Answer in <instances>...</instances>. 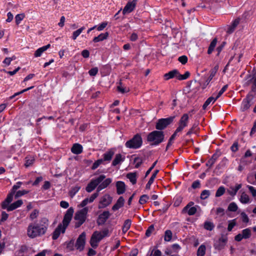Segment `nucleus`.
<instances>
[{
	"mask_svg": "<svg viewBox=\"0 0 256 256\" xmlns=\"http://www.w3.org/2000/svg\"><path fill=\"white\" fill-rule=\"evenodd\" d=\"M48 225V218L46 217L42 218L38 222L36 221L28 224L27 235L31 238L42 236L46 233Z\"/></svg>",
	"mask_w": 256,
	"mask_h": 256,
	"instance_id": "nucleus-1",
	"label": "nucleus"
},
{
	"mask_svg": "<svg viewBox=\"0 0 256 256\" xmlns=\"http://www.w3.org/2000/svg\"><path fill=\"white\" fill-rule=\"evenodd\" d=\"M106 176L104 174H101L99 176L92 179L88 183L86 188V190L88 192H90L94 190L98 186L96 192H98L106 188L112 182V179L108 178L105 179Z\"/></svg>",
	"mask_w": 256,
	"mask_h": 256,
	"instance_id": "nucleus-2",
	"label": "nucleus"
},
{
	"mask_svg": "<svg viewBox=\"0 0 256 256\" xmlns=\"http://www.w3.org/2000/svg\"><path fill=\"white\" fill-rule=\"evenodd\" d=\"M74 210L73 208H69L65 214L62 223L60 224L55 229L52 234V238L54 240H57L61 233L65 232L70 222Z\"/></svg>",
	"mask_w": 256,
	"mask_h": 256,
	"instance_id": "nucleus-3",
	"label": "nucleus"
},
{
	"mask_svg": "<svg viewBox=\"0 0 256 256\" xmlns=\"http://www.w3.org/2000/svg\"><path fill=\"white\" fill-rule=\"evenodd\" d=\"M164 140V134L162 131L154 130L147 136L148 142H151L153 146H157L162 142Z\"/></svg>",
	"mask_w": 256,
	"mask_h": 256,
	"instance_id": "nucleus-4",
	"label": "nucleus"
},
{
	"mask_svg": "<svg viewBox=\"0 0 256 256\" xmlns=\"http://www.w3.org/2000/svg\"><path fill=\"white\" fill-rule=\"evenodd\" d=\"M142 144V136L139 134H136L130 140L127 141L125 144L126 148L132 149H137L140 148Z\"/></svg>",
	"mask_w": 256,
	"mask_h": 256,
	"instance_id": "nucleus-5",
	"label": "nucleus"
},
{
	"mask_svg": "<svg viewBox=\"0 0 256 256\" xmlns=\"http://www.w3.org/2000/svg\"><path fill=\"white\" fill-rule=\"evenodd\" d=\"M88 211V207H85L78 210L75 214L74 219L78 222L76 223V227L78 228L82 225L86 220Z\"/></svg>",
	"mask_w": 256,
	"mask_h": 256,
	"instance_id": "nucleus-6",
	"label": "nucleus"
},
{
	"mask_svg": "<svg viewBox=\"0 0 256 256\" xmlns=\"http://www.w3.org/2000/svg\"><path fill=\"white\" fill-rule=\"evenodd\" d=\"M12 199L13 198L10 200V201H8L6 198L2 204V208L3 209H6L8 212H10L20 207L23 204L22 200H20L10 204L12 202Z\"/></svg>",
	"mask_w": 256,
	"mask_h": 256,
	"instance_id": "nucleus-7",
	"label": "nucleus"
},
{
	"mask_svg": "<svg viewBox=\"0 0 256 256\" xmlns=\"http://www.w3.org/2000/svg\"><path fill=\"white\" fill-rule=\"evenodd\" d=\"M175 118V116H170L168 118H160L158 120L156 125V128L160 131L164 130L168 125L170 124Z\"/></svg>",
	"mask_w": 256,
	"mask_h": 256,
	"instance_id": "nucleus-8",
	"label": "nucleus"
},
{
	"mask_svg": "<svg viewBox=\"0 0 256 256\" xmlns=\"http://www.w3.org/2000/svg\"><path fill=\"white\" fill-rule=\"evenodd\" d=\"M227 242L228 238L226 236L222 235L220 238L214 241V247L215 249L220 250L224 248Z\"/></svg>",
	"mask_w": 256,
	"mask_h": 256,
	"instance_id": "nucleus-9",
	"label": "nucleus"
},
{
	"mask_svg": "<svg viewBox=\"0 0 256 256\" xmlns=\"http://www.w3.org/2000/svg\"><path fill=\"white\" fill-rule=\"evenodd\" d=\"M102 239V236H101V232L98 231H95L92 234L90 244L91 246L96 248L98 246V243Z\"/></svg>",
	"mask_w": 256,
	"mask_h": 256,
	"instance_id": "nucleus-10",
	"label": "nucleus"
},
{
	"mask_svg": "<svg viewBox=\"0 0 256 256\" xmlns=\"http://www.w3.org/2000/svg\"><path fill=\"white\" fill-rule=\"evenodd\" d=\"M188 120L189 117L188 114H184L178 122V126L176 129V132H182L184 128L187 126L188 122Z\"/></svg>",
	"mask_w": 256,
	"mask_h": 256,
	"instance_id": "nucleus-11",
	"label": "nucleus"
},
{
	"mask_svg": "<svg viewBox=\"0 0 256 256\" xmlns=\"http://www.w3.org/2000/svg\"><path fill=\"white\" fill-rule=\"evenodd\" d=\"M85 240H86V234L85 232H82L77 239L76 247V248L80 250H82L85 244Z\"/></svg>",
	"mask_w": 256,
	"mask_h": 256,
	"instance_id": "nucleus-12",
	"label": "nucleus"
},
{
	"mask_svg": "<svg viewBox=\"0 0 256 256\" xmlns=\"http://www.w3.org/2000/svg\"><path fill=\"white\" fill-rule=\"evenodd\" d=\"M112 201V197H110L108 194H105L102 198L100 202L98 208H104L108 206L111 203Z\"/></svg>",
	"mask_w": 256,
	"mask_h": 256,
	"instance_id": "nucleus-13",
	"label": "nucleus"
},
{
	"mask_svg": "<svg viewBox=\"0 0 256 256\" xmlns=\"http://www.w3.org/2000/svg\"><path fill=\"white\" fill-rule=\"evenodd\" d=\"M98 192L93 194L90 198H86L78 206L80 208H85L86 206L88 204L92 202L98 196Z\"/></svg>",
	"mask_w": 256,
	"mask_h": 256,
	"instance_id": "nucleus-14",
	"label": "nucleus"
},
{
	"mask_svg": "<svg viewBox=\"0 0 256 256\" xmlns=\"http://www.w3.org/2000/svg\"><path fill=\"white\" fill-rule=\"evenodd\" d=\"M110 216V214L108 211H104L102 214L99 215L98 220L97 224L98 225L104 224L106 220Z\"/></svg>",
	"mask_w": 256,
	"mask_h": 256,
	"instance_id": "nucleus-15",
	"label": "nucleus"
},
{
	"mask_svg": "<svg viewBox=\"0 0 256 256\" xmlns=\"http://www.w3.org/2000/svg\"><path fill=\"white\" fill-rule=\"evenodd\" d=\"M218 66H216L214 68L212 69L210 71V75L209 77L206 80V81L202 84L203 88H205L206 86L209 84L211 80L216 75V74L218 70Z\"/></svg>",
	"mask_w": 256,
	"mask_h": 256,
	"instance_id": "nucleus-16",
	"label": "nucleus"
},
{
	"mask_svg": "<svg viewBox=\"0 0 256 256\" xmlns=\"http://www.w3.org/2000/svg\"><path fill=\"white\" fill-rule=\"evenodd\" d=\"M136 4V0H134L132 2H128L126 6H124L122 14L124 15L128 13H130L132 12Z\"/></svg>",
	"mask_w": 256,
	"mask_h": 256,
	"instance_id": "nucleus-17",
	"label": "nucleus"
},
{
	"mask_svg": "<svg viewBox=\"0 0 256 256\" xmlns=\"http://www.w3.org/2000/svg\"><path fill=\"white\" fill-rule=\"evenodd\" d=\"M22 184V182H16V184L12 186V188L11 190L10 193L7 196L8 201H10V200H12V199L13 198L14 194L16 193V190L20 187Z\"/></svg>",
	"mask_w": 256,
	"mask_h": 256,
	"instance_id": "nucleus-18",
	"label": "nucleus"
},
{
	"mask_svg": "<svg viewBox=\"0 0 256 256\" xmlns=\"http://www.w3.org/2000/svg\"><path fill=\"white\" fill-rule=\"evenodd\" d=\"M116 192L118 194H121L124 192L126 190V186L124 183L122 181H118L116 184Z\"/></svg>",
	"mask_w": 256,
	"mask_h": 256,
	"instance_id": "nucleus-19",
	"label": "nucleus"
},
{
	"mask_svg": "<svg viewBox=\"0 0 256 256\" xmlns=\"http://www.w3.org/2000/svg\"><path fill=\"white\" fill-rule=\"evenodd\" d=\"M82 146L81 144L76 143L73 144L71 148L72 152L76 154H78L82 152Z\"/></svg>",
	"mask_w": 256,
	"mask_h": 256,
	"instance_id": "nucleus-20",
	"label": "nucleus"
},
{
	"mask_svg": "<svg viewBox=\"0 0 256 256\" xmlns=\"http://www.w3.org/2000/svg\"><path fill=\"white\" fill-rule=\"evenodd\" d=\"M242 184H236L234 187H230L227 192L230 196H234L236 195L238 191L242 188Z\"/></svg>",
	"mask_w": 256,
	"mask_h": 256,
	"instance_id": "nucleus-21",
	"label": "nucleus"
},
{
	"mask_svg": "<svg viewBox=\"0 0 256 256\" xmlns=\"http://www.w3.org/2000/svg\"><path fill=\"white\" fill-rule=\"evenodd\" d=\"M124 198H123L122 196H120L118 198V200L116 201V204H114L112 208V210L114 211L118 210L119 208H120L123 206L124 204Z\"/></svg>",
	"mask_w": 256,
	"mask_h": 256,
	"instance_id": "nucleus-22",
	"label": "nucleus"
},
{
	"mask_svg": "<svg viewBox=\"0 0 256 256\" xmlns=\"http://www.w3.org/2000/svg\"><path fill=\"white\" fill-rule=\"evenodd\" d=\"M178 71L176 70H172L164 74V78L166 80H168L170 78L177 77Z\"/></svg>",
	"mask_w": 256,
	"mask_h": 256,
	"instance_id": "nucleus-23",
	"label": "nucleus"
},
{
	"mask_svg": "<svg viewBox=\"0 0 256 256\" xmlns=\"http://www.w3.org/2000/svg\"><path fill=\"white\" fill-rule=\"evenodd\" d=\"M50 44H48L46 46H43L41 48H38L34 52V56L36 57H39L42 54L45 52L46 50H47L48 48H50Z\"/></svg>",
	"mask_w": 256,
	"mask_h": 256,
	"instance_id": "nucleus-24",
	"label": "nucleus"
},
{
	"mask_svg": "<svg viewBox=\"0 0 256 256\" xmlns=\"http://www.w3.org/2000/svg\"><path fill=\"white\" fill-rule=\"evenodd\" d=\"M124 156H122L121 154H116L115 156V158L112 162V165L114 166H116L120 162L124 161Z\"/></svg>",
	"mask_w": 256,
	"mask_h": 256,
	"instance_id": "nucleus-25",
	"label": "nucleus"
},
{
	"mask_svg": "<svg viewBox=\"0 0 256 256\" xmlns=\"http://www.w3.org/2000/svg\"><path fill=\"white\" fill-rule=\"evenodd\" d=\"M108 33L106 32L105 33H102L99 34L98 36H96L93 39L94 42H99L102 41L108 38Z\"/></svg>",
	"mask_w": 256,
	"mask_h": 256,
	"instance_id": "nucleus-26",
	"label": "nucleus"
},
{
	"mask_svg": "<svg viewBox=\"0 0 256 256\" xmlns=\"http://www.w3.org/2000/svg\"><path fill=\"white\" fill-rule=\"evenodd\" d=\"M239 200L242 204H246L250 202V196L245 192L242 193Z\"/></svg>",
	"mask_w": 256,
	"mask_h": 256,
	"instance_id": "nucleus-27",
	"label": "nucleus"
},
{
	"mask_svg": "<svg viewBox=\"0 0 256 256\" xmlns=\"http://www.w3.org/2000/svg\"><path fill=\"white\" fill-rule=\"evenodd\" d=\"M114 155V152L112 150H110L103 154L104 161H110L113 156Z\"/></svg>",
	"mask_w": 256,
	"mask_h": 256,
	"instance_id": "nucleus-28",
	"label": "nucleus"
},
{
	"mask_svg": "<svg viewBox=\"0 0 256 256\" xmlns=\"http://www.w3.org/2000/svg\"><path fill=\"white\" fill-rule=\"evenodd\" d=\"M158 172V170H156L154 172L150 178L148 182L146 184V188L147 190H150V188L151 184L153 183L154 178L156 177V174Z\"/></svg>",
	"mask_w": 256,
	"mask_h": 256,
	"instance_id": "nucleus-29",
	"label": "nucleus"
},
{
	"mask_svg": "<svg viewBox=\"0 0 256 256\" xmlns=\"http://www.w3.org/2000/svg\"><path fill=\"white\" fill-rule=\"evenodd\" d=\"M218 158V156L216 154H214L212 158L207 162L206 166L209 168H211L214 164L216 162V160Z\"/></svg>",
	"mask_w": 256,
	"mask_h": 256,
	"instance_id": "nucleus-30",
	"label": "nucleus"
},
{
	"mask_svg": "<svg viewBox=\"0 0 256 256\" xmlns=\"http://www.w3.org/2000/svg\"><path fill=\"white\" fill-rule=\"evenodd\" d=\"M126 178L130 180L132 184L136 182V175L135 172H130L127 174Z\"/></svg>",
	"mask_w": 256,
	"mask_h": 256,
	"instance_id": "nucleus-31",
	"label": "nucleus"
},
{
	"mask_svg": "<svg viewBox=\"0 0 256 256\" xmlns=\"http://www.w3.org/2000/svg\"><path fill=\"white\" fill-rule=\"evenodd\" d=\"M132 224V220L130 219L126 220L122 226V232L125 234L130 229Z\"/></svg>",
	"mask_w": 256,
	"mask_h": 256,
	"instance_id": "nucleus-32",
	"label": "nucleus"
},
{
	"mask_svg": "<svg viewBox=\"0 0 256 256\" xmlns=\"http://www.w3.org/2000/svg\"><path fill=\"white\" fill-rule=\"evenodd\" d=\"M242 234L244 239L249 238L252 235L251 230L250 228H246L242 231Z\"/></svg>",
	"mask_w": 256,
	"mask_h": 256,
	"instance_id": "nucleus-33",
	"label": "nucleus"
},
{
	"mask_svg": "<svg viewBox=\"0 0 256 256\" xmlns=\"http://www.w3.org/2000/svg\"><path fill=\"white\" fill-rule=\"evenodd\" d=\"M218 40L216 38H214L210 42V45L208 47V54H210L214 50V48L216 47V44Z\"/></svg>",
	"mask_w": 256,
	"mask_h": 256,
	"instance_id": "nucleus-34",
	"label": "nucleus"
},
{
	"mask_svg": "<svg viewBox=\"0 0 256 256\" xmlns=\"http://www.w3.org/2000/svg\"><path fill=\"white\" fill-rule=\"evenodd\" d=\"M199 206H195L192 207H190V208L186 209L184 212H187L189 216L194 215L197 212L198 208H199Z\"/></svg>",
	"mask_w": 256,
	"mask_h": 256,
	"instance_id": "nucleus-35",
	"label": "nucleus"
},
{
	"mask_svg": "<svg viewBox=\"0 0 256 256\" xmlns=\"http://www.w3.org/2000/svg\"><path fill=\"white\" fill-rule=\"evenodd\" d=\"M216 100L217 99L216 98L215 96L214 97V96H210L209 98H208L203 104V109L205 110L211 102L214 103Z\"/></svg>",
	"mask_w": 256,
	"mask_h": 256,
	"instance_id": "nucleus-36",
	"label": "nucleus"
},
{
	"mask_svg": "<svg viewBox=\"0 0 256 256\" xmlns=\"http://www.w3.org/2000/svg\"><path fill=\"white\" fill-rule=\"evenodd\" d=\"M190 76V72L188 71L186 72L184 74H181L178 72L176 78L178 80H184L187 79Z\"/></svg>",
	"mask_w": 256,
	"mask_h": 256,
	"instance_id": "nucleus-37",
	"label": "nucleus"
},
{
	"mask_svg": "<svg viewBox=\"0 0 256 256\" xmlns=\"http://www.w3.org/2000/svg\"><path fill=\"white\" fill-rule=\"evenodd\" d=\"M238 210V206L234 202L230 203L228 207V210L232 212H236Z\"/></svg>",
	"mask_w": 256,
	"mask_h": 256,
	"instance_id": "nucleus-38",
	"label": "nucleus"
},
{
	"mask_svg": "<svg viewBox=\"0 0 256 256\" xmlns=\"http://www.w3.org/2000/svg\"><path fill=\"white\" fill-rule=\"evenodd\" d=\"M117 90L122 94H124L129 91L128 88H127L122 86L121 82H120L118 86H117Z\"/></svg>",
	"mask_w": 256,
	"mask_h": 256,
	"instance_id": "nucleus-39",
	"label": "nucleus"
},
{
	"mask_svg": "<svg viewBox=\"0 0 256 256\" xmlns=\"http://www.w3.org/2000/svg\"><path fill=\"white\" fill-rule=\"evenodd\" d=\"M206 246L202 244L201 245L198 250L197 256H204L206 253Z\"/></svg>",
	"mask_w": 256,
	"mask_h": 256,
	"instance_id": "nucleus-40",
	"label": "nucleus"
},
{
	"mask_svg": "<svg viewBox=\"0 0 256 256\" xmlns=\"http://www.w3.org/2000/svg\"><path fill=\"white\" fill-rule=\"evenodd\" d=\"M85 29L84 26H82L80 28L77 30H76L73 32L72 36V38L74 40H76L77 37L79 36V35L82 33V32Z\"/></svg>",
	"mask_w": 256,
	"mask_h": 256,
	"instance_id": "nucleus-41",
	"label": "nucleus"
},
{
	"mask_svg": "<svg viewBox=\"0 0 256 256\" xmlns=\"http://www.w3.org/2000/svg\"><path fill=\"white\" fill-rule=\"evenodd\" d=\"M250 106V101L247 98L244 100L242 104V108L243 110H248Z\"/></svg>",
	"mask_w": 256,
	"mask_h": 256,
	"instance_id": "nucleus-42",
	"label": "nucleus"
},
{
	"mask_svg": "<svg viewBox=\"0 0 256 256\" xmlns=\"http://www.w3.org/2000/svg\"><path fill=\"white\" fill-rule=\"evenodd\" d=\"M242 56V54H235L233 57L231 58L228 64L231 62L235 63L240 62V58Z\"/></svg>",
	"mask_w": 256,
	"mask_h": 256,
	"instance_id": "nucleus-43",
	"label": "nucleus"
},
{
	"mask_svg": "<svg viewBox=\"0 0 256 256\" xmlns=\"http://www.w3.org/2000/svg\"><path fill=\"white\" fill-rule=\"evenodd\" d=\"M172 232L170 230H166L164 232V240L166 242H170L172 238Z\"/></svg>",
	"mask_w": 256,
	"mask_h": 256,
	"instance_id": "nucleus-44",
	"label": "nucleus"
},
{
	"mask_svg": "<svg viewBox=\"0 0 256 256\" xmlns=\"http://www.w3.org/2000/svg\"><path fill=\"white\" fill-rule=\"evenodd\" d=\"M225 191H226V189L224 186H220L216 192V197L221 196L224 194Z\"/></svg>",
	"mask_w": 256,
	"mask_h": 256,
	"instance_id": "nucleus-45",
	"label": "nucleus"
},
{
	"mask_svg": "<svg viewBox=\"0 0 256 256\" xmlns=\"http://www.w3.org/2000/svg\"><path fill=\"white\" fill-rule=\"evenodd\" d=\"M204 228L208 230L211 231L214 228V224L210 222H206L204 224Z\"/></svg>",
	"mask_w": 256,
	"mask_h": 256,
	"instance_id": "nucleus-46",
	"label": "nucleus"
},
{
	"mask_svg": "<svg viewBox=\"0 0 256 256\" xmlns=\"http://www.w3.org/2000/svg\"><path fill=\"white\" fill-rule=\"evenodd\" d=\"M228 232L232 231L234 227L236 225V219L228 220Z\"/></svg>",
	"mask_w": 256,
	"mask_h": 256,
	"instance_id": "nucleus-47",
	"label": "nucleus"
},
{
	"mask_svg": "<svg viewBox=\"0 0 256 256\" xmlns=\"http://www.w3.org/2000/svg\"><path fill=\"white\" fill-rule=\"evenodd\" d=\"M210 195V191L209 190H204L200 194V198L202 200L206 199Z\"/></svg>",
	"mask_w": 256,
	"mask_h": 256,
	"instance_id": "nucleus-48",
	"label": "nucleus"
},
{
	"mask_svg": "<svg viewBox=\"0 0 256 256\" xmlns=\"http://www.w3.org/2000/svg\"><path fill=\"white\" fill-rule=\"evenodd\" d=\"M39 214V210L35 209L34 210L30 216V220H33L38 218Z\"/></svg>",
	"mask_w": 256,
	"mask_h": 256,
	"instance_id": "nucleus-49",
	"label": "nucleus"
},
{
	"mask_svg": "<svg viewBox=\"0 0 256 256\" xmlns=\"http://www.w3.org/2000/svg\"><path fill=\"white\" fill-rule=\"evenodd\" d=\"M24 14H18L15 16L16 23L17 25H18L20 22L24 18Z\"/></svg>",
	"mask_w": 256,
	"mask_h": 256,
	"instance_id": "nucleus-50",
	"label": "nucleus"
},
{
	"mask_svg": "<svg viewBox=\"0 0 256 256\" xmlns=\"http://www.w3.org/2000/svg\"><path fill=\"white\" fill-rule=\"evenodd\" d=\"M104 162V160L102 159H98L97 160H96L92 164V169L94 170H96L98 168V166L101 164L102 162Z\"/></svg>",
	"mask_w": 256,
	"mask_h": 256,
	"instance_id": "nucleus-51",
	"label": "nucleus"
},
{
	"mask_svg": "<svg viewBox=\"0 0 256 256\" xmlns=\"http://www.w3.org/2000/svg\"><path fill=\"white\" fill-rule=\"evenodd\" d=\"M142 163V158L137 157L134 159V164H135V168H138Z\"/></svg>",
	"mask_w": 256,
	"mask_h": 256,
	"instance_id": "nucleus-52",
	"label": "nucleus"
},
{
	"mask_svg": "<svg viewBox=\"0 0 256 256\" xmlns=\"http://www.w3.org/2000/svg\"><path fill=\"white\" fill-rule=\"evenodd\" d=\"M28 192V190H18L14 194L15 198H17L22 196L26 194Z\"/></svg>",
	"mask_w": 256,
	"mask_h": 256,
	"instance_id": "nucleus-53",
	"label": "nucleus"
},
{
	"mask_svg": "<svg viewBox=\"0 0 256 256\" xmlns=\"http://www.w3.org/2000/svg\"><path fill=\"white\" fill-rule=\"evenodd\" d=\"M148 199V196L146 194H144L140 196V200H139V202L140 204H143L146 202Z\"/></svg>",
	"mask_w": 256,
	"mask_h": 256,
	"instance_id": "nucleus-54",
	"label": "nucleus"
},
{
	"mask_svg": "<svg viewBox=\"0 0 256 256\" xmlns=\"http://www.w3.org/2000/svg\"><path fill=\"white\" fill-rule=\"evenodd\" d=\"M252 85V90L254 92H256V76L253 77L250 80Z\"/></svg>",
	"mask_w": 256,
	"mask_h": 256,
	"instance_id": "nucleus-55",
	"label": "nucleus"
},
{
	"mask_svg": "<svg viewBox=\"0 0 256 256\" xmlns=\"http://www.w3.org/2000/svg\"><path fill=\"white\" fill-rule=\"evenodd\" d=\"M228 86L227 84L224 86L222 89L220 90L218 93L216 94V96H215L216 99H218V98H220L222 94L228 88Z\"/></svg>",
	"mask_w": 256,
	"mask_h": 256,
	"instance_id": "nucleus-56",
	"label": "nucleus"
},
{
	"mask_svg": "<svg viewBox=\"0 0 256 256\" xmlns=\"http://www.w3.org/2000/svg\"><path fill=\"white\" fill-rule=\"evenodd\" d=\"M182 200V198L180 196H177L175 198L174 205L175 206H178Z\"/></svg>",
	"mask_w": 256,
	"mask_h": 256,
	"instance_id": "nucleus-57",
	"label": "nucleus"
},
{
	"mask_svg": "<svg viewBox=\"0 0 256 256\" xmlns=\"http://www.w3.org/2000/svg\"><path fill=\"white\" fill-rule=\"evenodd\" d=\"M242 221L244 223H248L249 222V218L247 214L244 212H242L240 214Z\"/></svg>",
	"mask_w": 256,
	"mask_h": 256,
	"instance_id": "nucleus-58",
	"label": "nucleus"
},
{
	"mask_svg": "<svg viewBox=\"0 0 256 256\" xmlns=\"http://www.w3.org/2000/svg\"><path fill=\"white\" fill-rule=\"evenodd\" d=\"M34 158H26V160L25 163V166L26 167H28L30 166L34 162Z\"/></svg>",
	"mask_w": 256,
	"mask_h": 256,
	"instance_id": "nucleus-59",
	"label": "nucleus"
},
{
	"mask_svg": "<svg viewBox=\"0 0 256 256\" xmlns=\"http://www.w3.org/2000/svg\"><path fill=\"white\" fill-rule=\"evenodd\" d=\"M178 60L182 63V64H186L188 62V58L186 56H182L178 58Z\"/></svg>",
	"mask_w": 256,
	"mask_h": 256,
	"instance_id": "nucleus-60",
	"label": "nucleus"
},
{
	"mask_svg": "<svg viewBox=\"0 0 256 256\" xmlns=\"http://www.w3.org/2000/svg\"><path fill=\"white\" fill-rule=\"evenodd\" d=\"M232 152H236L238 149V142H235L230 147Z\"/></svg>",
	"mask_w": 256,
	"mask_h": 256,
	"instance_id": "nucleus-61",
	"label": "nucleus"
},
{
	"mask_svg": "<svg viewBox=\"0 0 256 256\" xmlns=\"http://www.w3.org/2000/svg\"><path fill=\"white\" fill-rule=\"evenodd\" d=\"M98 72V68L96 67L90 70L88 72V73L91 76H96Z\"/></svg>",
	"mask_w": 256,
	"mask_h": 256,
	"instance_id": "nucleus-62",
	"label": "nucleus"
},
{
	"mask_svg": "<svg viewBox=\"0 0 256 256\" xmlns=\"http://www.w3.org/2000/svg\"><path fill=\"white\" fill-rule=\"evenodd\" d=\"M101 232V236H102V238L109 236V230L108 228H104V229L102 232Z\"/></svg>",
	"mask_w": 256,
	"mask_h": 256,
	"instance_id": "nucleus-63",
	"label": "nucleus"
},
{
	"mask_svg": "<svg viewBox=\"0 0 256 256\" xmlns=\"http://www.w3.org/2000/svg\"><path fill=\"white\" fill-rule=\"evenodd\" d=\"M247 188H248L250 192H251L253 196H256V189L252 186H248Z\"/></svg>",
	"mask_w": 256,
	"mask_h": 256,
	"instance_id": "nucleus-64",
	"label": "nucleus"
}]
</instances>
